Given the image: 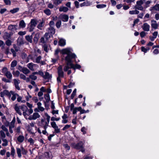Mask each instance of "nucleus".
I'll return each instance as SVG.
<instances>
[{"instance_id":"obj_1","label":"nucleus","mask_w":159,"mask_h":159,"mask_svg":"<svg viewBox=\"0 0 159 159\" xmlns=\"http://www.w3.org/2000/svg\"><path fill=\"white\" fill-rule=\"evenodd\" d=\"M85 142L82 141H79L77 143H72L71 144V147L76 150H80L82 153H84L85 149L84 146Z\"/></svg>"},{"instance_id":"obj_2","label":"nucleus","mask_w":159,"mask_h":159,"mask_svg":"<svg viewBox=\"0 0 159 159\" xmlns=\"http://www.w3.org/2000/svg\"><path fill=\"white\" fill-rule=\"evenodd\" d=\"M3 38L4 39L7 40L5 42L7 46H5L6 51L5 52V53L7 54L9 53V46L10 45V34L7 33V32H5L4 33L3 36Z\"/></svg>"},{"instance_id":"obj_3","label":"nucleus","mask_w":159,"mask_h":159,"mask_svg":"<svg viewBox=\"0 0 159 159\" xmlns=\"http://www.w3.org/2000/svg\"><path fill=\"white\" fill-rule=\"evenodd\" d=\"M77 57L75 53L70 52L65 58L66 65H70L73 63L72 59H75Z\"/></svg>"},{"instance_id":"obj_4","label":"nucleus","mask_w":159,"mask_h":159,"mask_svg":"<svg viewBox=\"0 0 159 159\" xmlns=\"http://www.w3.org/2000/svg\"><path fill=\"white\" fill-rule=\"evenodd\" d=\"M21 149L19 148H16V152L18 157L20 158L21 157V154L24 156V157H25V156L27 155L28 152L23 146L20 147Z\"/></svg>"},{"instance_id":"obj_5","label":"nucleus","mask_w":159,"mask_h":159,"mask_svg":"<svg viewBox=\"0 0 159 159\" xmlns=\"http://www.w3.org/2000/svg\"><path fill=\"white\" fill-rule=\"evenodd\" d=\"M37 23V22L35 19H32L31 20L29 30L30 32H32L34 30V27L36 26Z\"/></svg>"},{"instance_id":"obj_6","label":"nucleus","mask_w":159,"mask_h":159,"mask_svg":"<svg viewBox=\"0 0 159 159\" xmlns=\"http://www.w3.org/2000/svg\"><path fill=\"white\" fill-rule=\"evenodd\" d=\"M0 96L3 99L4 98V96L8 97L9 98H10V92L7 90H4L0 93Z\"/></svg>"},{"instance_id":"obj_7","label":"nucleus","mask_w":159,"mask_h":159,"mask_svg":"<svg viewBox=\"0 0 159 159\" xmlns=\"http://www.w3.org/2000/svg\"><path fill=\"white\" fill-rule=\"evenodd\" d=\"M52 127L54 129V133H59L60 132V129L58 128V126L57 125L56 123L54 121L51 122Z\"/></svg>"},{"instance_id":"obj_8","label":"nucleus","mask_w":159,"mask_h":159,"mask_svg":"<svg viewBox=\"0 0 159 159\" xmlns=\"http://www.w3.org/2000/svg\"><path fill=\"white\" fill-rule=\"evenodd\" d=\"M45 115L47 117V121L45 122V125L43 126V129H47L48 126V124L50 121V116L47 113H45Z\"/></svg>"},{"instance_id":"obj_9","label":"nucleus","mask_w":159,"mask_h":159,"mask_svg":"<svg viewBox=\"0 0 159 159\" xmlns=\"http://www.w3.org/2000/svg\"><path fill=\"white\" fill-rule=\"evenodd\" d=\"M2 72L5 74L7 78H10V72L8 71L6 67H4L2 69Z\"/></svg>"},{"instance_id":"obj_10","label":"nucleus","mask_w":159,"mask_h":159,"mask_svg":"<svg viewBox=\"0 0 159 159\" xmlns=\"http://www.w3.org/2000/svg\"><path fill=\"white\" fill-rule=\"evenodd\" d=\"M44 157L47 159H52V156L51 152H46L44 153Z\"/></svg>"},{"instance_id":"obj_11","label":"nucleus","mask_w":159,"mask_h":159,"mask_svg":"<svg viewBox=\"0 0 159 159\" xmlns=\"http://www.w3.org/2000/svg\"><path fill=\"white\" fill-rule=\"evenodd\" d=\"M70 66H71V68L74 69V70L75 69H79L80 70L81 67V66L77 64H76L75 65H74L73 63H72L70 65Z\"/></svg>"},{"instance_id":"obj_12","label":"nucleus","mask_w":159,"mask_h":159,"mask_svg":"<svg viewBox=\"0 0 159 159\" xmlns=\"http://www.w3.org/2000/svg\"><path fill=\"white\" fill-rule=\"evenodd\" d=\"M70 52V49L67 48L62 49L61 51V54L63 55L66 54L67 55Z\"/></svg>"},{"instance_id":"obj_13","label":"nucleus","mask_w":159,"mask_h":159,"mask_svg":"<svg viewBox=\"0 0 159 159\" xmlns=\"http://www.w3.org/2000/svg\"><path fill=\"white\" fill-rule=\"evenodd\" d=\"M17 45L18 46H21L24 44V41L22 38L19 37L17 40Z\"/></svg>"},{"instance_id":"obj_14","label":"nucleus","mask_w":159,"mask_h":159,"mask_svg":"<svg viewBox=\"0 0 159 159\" xmlns=\"http://www.w3.org/2000/svg\"><path fill=\"white\" fill-rule=\"evenodd\" d=\"M142 27L144 31H148L149 30L150 26L147 23H145L143 24V26Z\"/></svg>"},{"instance_id":"obj_15","label":"nucleus","mask_w":159,"mask_h":159,"mask_svg":"<svg viewBox=\"0 0 159 159\" xmlns=\"http://www.w3.org/2000/svg\"><path fill=\"white\" fill-rule=\"evenodd\" d=\"M40 34L39 33H37L35 35L33 39V41L35 44L37 43Z\"/></svg>"},{"instance_id":"obj_16","label":"nucleus","mask_w":159,"mask_h":159,"mask_svg":"<svg viewBox=\"0 0 159 159\" xmlns=\"http://www.w3.org/2000/svg\"><path fill=\"white\" fill-rule=\"evenodd\" d=\"M152 24L151 26L152 28L156 29L158 28V25L157 23L156 20H151Z\"/></svg>"},{"instance_id":"obj_17","label":"nucleus","mask_w":159,"mask_h":159,"mask_svg":"<svg viewBox=\"0 0 159 159\" xmlns=\"http://www.w3.org/2000/svg\"><path fill=\"white\" fill-rule=\"evenodd\" d=\"M66 44V40L64 39H61L58 41V45L60 46H64Z\"/></svg>"},{"instance_id":"obj_18","label":"nucleus","mask_w":159,"mask_h":159,"mask_svg":"<svg viewBox=\"0 0 159 159\" xmlns=\"http://www.w3.org/2000/svg\"><path fill=\"white\" fill-rule=\"evenodd\" d=\"M11 94H12V95L11 98V99L13 101H14L16 99V96H19V95L18 94L15 93L12 91H11Z\"/></svg>"},{"instance_id":"obj_19","label":"nucleus","mask_w":159,"mask_h":159,"mask_svg":"<svg viewBox=\"0 0 159 159\" xmlns=\"http://www.w3.org/2000/svg\"><path fill=\"white\" fill-rule=\"evenodd\" d=\"M2 122H4L5 125L7 126H8L9 128V129L10 130V125H9V123L8 122H6V123H5V122L6 121V118L5 116H2Z\"/></svg>"},{"instance_id":"obj_20","label":"nucleus","mask_w":159,"mask_h":159,"mask_svg":"<svg viewBox=\"0 0 159 159\" xmlns=\"http://www.w3.org/2000/svg\"><path fill=\"white\" fill-rule=\"evenodd\" d=\"M62 20L63 22H67L68 21L69 19L68 16L66 14H63L62 15Z\"/></svg>"},{"instance_id":"obj_21","label":"nucleus","mask_w":159,"mask_h":159,"mask_svg":"<svg viewBox=\"0 0 159 159\" xmlns=\"http://www.w3.org/2000/svg\"><path fill=\"white\" fill-rule=\"evenodd\" d=\"M68 10V7L65 6L61 7L59 8V11L60 12L63 11L64 12H66Z\"/></svg>"},{"instance_id":"obj_22","label":"nucleus","mask_w":159,"mask_h":159,"mask_svg":"<svg viewBox=\"0 0 159 159\" xmlns=\"http://www.w3.org/2000/svg\"><path fill=\"white\" fill-rule=\"evenodd\" d=\"M19 26L20 28H24L26 26V24L23 20H21L19 23Z\"/></svg>"},{"instance_id":"obj_23","label":"nucleus","mask_w":159,"mask_h":159,"mask_svg":"<svg viewBox=\"0 0 159 159\" xmlns=\"http://www.w3.org/2000/svg\"><path fill=\"white\" fill-rule=\"evenodd\" d=\"M44 97L46 99V102L48 103L50 101V98L49 94L48 93H46L44 95Z\"/></svg>"},{"instance_id":"obj_24","label":"nucleus","mask_w":159,"mask_h":159,"mask_svg":"<svg viewBox=\"0 0 159 159\" xmlns=\"http://www.w3.org/2000/svg\"><path fill=\"white\" fill-rule=\"evenodd\" d=\"M14 84L16 89H17L18 90H20V88L19 86V83L17 80L16 79H14Z\"/></svg>"},{"instance_id":"obj_25","label":"nucleus","mask_w":159,"mask_h":159,"mask_svg":"<svg viewBox=\"0 0 159 159\" xmlns=\"http://www.w3.org/2000/svg\"><path fill=\"white\" fill-rule=\"evenodd\" d=\"M24 137L23 135H19L17 138L18 141L20 143L23 142L24 140Z\"/></svg>"},{"instance_id":"obj_26","label":"nucleus","mask_w":159,"mask_h":159,"mask_svg":"<svg viewBox=\"0 0 159 159\" xmlns=\"http://www.w3.org/2000/svg\"><path fill=\"white\" fill-rule=\"evenodd\" d=\"M90 2L86 0V1L84 2L83 3H81L80 4L81 7H83L84 6H90Z\"/></svg>"},{"instance_id":"obj_27","label":"nucleus","mask_w":159,"mask_h":159,"mask_svg":"<svg viewBox=\"0 0 159 159\" xmlns=\"http://www.w3.org/2000/svg\"><path fill=\"white\" fill-rule=\"evenodd\" d=\"M32 35H31L30 36L29 35H26L25 36V38L27 41L28 42H30L31 43L32 42Z\"/></svg>"},{"instance_id":"obj_28","label":"nucleus","mask_w":159,"mask_h":159,"mask_svg":"<svg viewBox=\"0 0 159 159\" xmlns=\"http://www.w3.org/2000/svg\"><path fill=\"white\" fill-rule=\"evenodd\" d=\"M18 107H19L20 109L23 111L28 110L27 107L24 105L19 106Z\"/></svg>"},{"instance_id":"obj_29","label":"nucleus","mask_w":159,"mask_h":159,"mask_svg":"<svg viewBox=\"0 0 159 159\" xmlns=\"http://www.w3.org/2000/svg\"><path fill=\"white\" fill-rule=\"evenodd\" d=\"M35 64H33L32 62L30 63L27 65L28 67L32 71H34V69H33V66Z\"/></svg>"},{"instance_id":"obj_30","label":"nucleus","mask_w":159,"mask_h":159,"mask_svg":"<svg viewBox=\"0 0 159 159\" xmlns=\"http://www.w3.org/2000/svg\"><path fill=\"white\" fill-rule=\"evenodd\" d=\"M15 109L16 113L18 114L20 116H21L22 115V113L20 110V108H19V107L17 105H16L15 106Z\"/></svg>"},{"instance_id":"obj_31","label":"nucleus","mask_w":159,"mask_h":159,"mask_svg":"<svg viewBox=\"0 0 159 159\" xmlns=\"http://www.w3.org/2000/svg\"><path fill=\"white\" fill-rule=\"evenodd\" d=\"M1 128L3 131H4L6 132V135H7V136H9V132H8V130L7 129V128H6V126L3 125H2L1 126Z\"/></svg>"},{"instance_id":"obj_32","label":"nucleus","mask_w":159,"mask_h":159,"mask_svg":"<svg viewBox=\"0 0 159 159\" xmlns=\"http://www.w3.org/2000/svg\"><path fill=\"white\" fill-rule=\"evenodd\" d=\"M151 9H150V11H152V10H155L156 11L158 10L159 11V4H157L154 6L152 7Z\"/></svg>"},{"instance_id":"obj_33","label":"nucleus","mask_w":159,"mask_h":159,"mask_svg":"<svg viewBox=\"0 0 159 159\" xmlns=\"http://www.w3.org/2000/svg\"><path fill=\"white\" fill-rule=\"evenodd\" d=\"M21 71L26 75L29 73L30 72V70L26 67H23Z\"/></svg>"},{"instance_id":"obj_34","label":"nucleus","mask_w":159,"mask_h":159,"mask_svg":"<svg viewBox=\"0 0 159 159\" xmlns=\"http://www.w3.org/2000/svg\"><path fill=\"white\" fill-rule=\"evenodd\" d=\"M139 12V11L137 10L130 11L129 12V14L131 15L138 14Z\"/></svg>"},{"instance_id":"obj_35","label":"nucleus","mask_w":159,"mask_h":159,"mask_svg":"<svg viewBox=\"0 0 159 159\" xmlns=\"http://www.w3.org/2000/svg\"><path fill=\"white\" fill-rule=\"evenodd\" d=\"M64 0H55L53 4L56 5H58L62 3Z\"/></svg>"},{"instance_id":"obj_36","label":"nucleus","mask_w":159,"mask_h":159,"mask_svg":"<svg viewBox=\"0 0 159 159\" xmlns=\"http://www.w3.org/2000/svg\"><path fill=\"white\" fill-rule=\"evenodd\" d=\"M16 121V118L15 117H14L12 120L11 122V128H13L15 127V123Z\"/></svg>"},{"instance_id":"obj_37","label":"nucleus","mask_w":159,"mask_h":159,"mask_svg":"<svg viewBox=\"0 0 159 159\" xmlns=\"http://www.w3.org/2000/svg\"><path fill=\"white\" fill-rule=\"evenodd\" d=\"M5 44H4L2 40H0V47H1L2 49H5V52L6 51V48H5Z\"/></svg>"},{"instance_id":"obj_38","label":"nucleus","mask_w":159,"mask_h":159,"mask_svg":"<svg viewBox=\"0 0 159 159\" xmlns=\"http://www.w3.org/2000/svg\"><path fill=\"white\" fill-rule=\"evenodd\" d=\"M33 116L34 118V120H35L37 118H39L40 117V115L38 113L35 112L33 113Z\"/></svg>"},{"instance_id":"obj_39","label":"nucleus","mask_w":159,"mask_h":159,"mask_svg":"<svg viewBox=\"0 0 159 159\" xmlns=\"http://www.w3.org/2000/svg\"><path fill=\"white\" fill-rule=\"evenodd\" d=\"M43 12L48 16H49L51 14V11L48 9H47L44 10Z\"/></svg>"},{"instance_id":"obj_40","label":"nucleus","mask_w":159,"mask_h":159,"mask_svg":"<svg viewBox=\"0 0 159 159\" xmlns=\"http://www.w3.org/2000/svg\"><path fill=\"white\" fill-rule=\"evenodd\" d=\"M76 90H77L75 88V89H74V91H73V92H72V93L71 94V95L70 96L71 99H73L74 98L76 94Z\"/></svg>"},{"instance_id":"obj_41","label":"nucleus","mask_w":159,"mask_h":159,"mask_svg":"<svg viewBox=\"0 0 159 159\" xmlns=\"http://www.w3.org/2000/svg\"><path fill=\"white\" fill-rule=\"evenodd\" d=\"M19 10V8L18 7H16L13 9L12 10H11V13L12 14L15 13L17 12Z\"/></svg>"},{"instance_id":"obj_42","label":"nucleus","mask_w":159,"mask_h":159,"mask_svg":"<svg viewBox=\"0 0 159 159\" xmlns=\"http://www.w3.org/2000/svg\"><path fill=\"white\" fill-rule=\"evenodd\" d=\"M17 64V61L16 60H14L13 61L11 64V67H14L16 66Z\"/></svg>"},{"instance_id":"obj_43","label":"nucleus","mask_w":159,"mask_h":159,"mask_svg":"<svg viewBox=\"0 0 159 159\" xmlns=\"http://www.w3.org/2000/svg\"><path fill=\"white\" fill-rule=\"evenodd\" d=\"M107 6L106 5L102 4H98L96 5V7L98 8H102L106 7Z\"/></svg>"},{"instance_id":"obj_44","label":"nucleus","mask_w":159,"mask_h":159,"mask_svg":"<svg viewBox=\"0 0 159 159\" xmlns=\"http://www.w3.org/2000/svg\"><path fill=\"white\" fill-rule=\"evenodd\" d=\"M12 74L14 76L18 77L20 74V73L18 70H16V71H13L12 72Z\"/></svg>"},{"instance_id":"obj_45","label":"nucleus","mask_w":159,"mask_h":159,"mask_svg":"<svg viewBox=\"0 0 159 159\" xmlns=\"http://www.w3.org/2000/svg\"><path fill=\"white\" fill-rule=\"evenodd\" d=\"M43 78L44 79H49L50 78V75L48 72H46L45 73V75H44Z\"/></svg>"},{"instance_id":"obj_46","label":"nucleus","mask_w":159,"mask_h":159,"mask_svg":"<svg viewBox=\"0 0 159 159\" xmlns=\"http://www.w3.org/2000/svg\"><path fill=\"white\" fill-rule=\"evenodd\" d=\"M58 76L60 77L63 78L64 77V72L63 71L58 72Z\"/></svg>"},{"instance_id":"obj_47","label":"nucleus","mask_w":159,"mask_h":159,"mask_svg":"<svg viewBox=\"0 0 159 159\" xmlns=\"http://www.w3.org/2000/svg\"><path fill=\"white\" fill-rule=\"evenodd\" d=\"M145 0H140L139 1H137L136 2L137 4L139 6H142L143 3V1H145Z\"/></svg>"},{"instance_id":"obj_48","label":"nucleus","mask_w":159,"mask_h":159,"mask_svg":"<svg viewBox=\"0 0 159 159\" xmlns=\"http://www.w3.org/2000/svg\"><path fill=\"white\" fill-rule=\"evenodd\" d=\"M0 136L2 139H4L6 137L5 133H4L3 130H1L0 131Z\"/></svg>"},{"instance_id":"obj_49","label":"nucleus","mask_w":159,"mask_h":159,"mask_svg":"<svg viewBox=\"0 0 159 159\" xmlns=\"http://www.w3.org/2000/svg\"><path fill=\"white\" fill-rule=\"evenodd\" d=\"M20 46H17L16 44H13V48L15 49V50L16 52H17L20 50Z\"/></svg>"},{"instance_id":"obj_50","label":"nucleus","mask_w":159,"mask_h":159,"mask_svg":"<svg viewBox=\"0 0 159 159\" xmlns=\"http://www.w3.org/2000/svg\"><path fill=\"white\" fill-rule=\"evenodd\" d=\"M49 30L50 31V33L52 35H53L55 34V30L53 27H51Z\"/></svg>"},{"instance_id":"obj_51","label":"nucleus","mask_w":159,"mask_h":159,"mask_svg":"<svg viewBox=\"0 0 159 159\" xmlns=\"http://www.w3.org/2000/svg\"><path fill=\"white\" fill-rule=\"evenodd\" d=\"M69 66H70V65H66V66H64V69H63V70L64 71H65V72L67 71L69 69L71 68V66L70 67H69Z\"/></svg>"},{"instance_id":"obj_52","label":"nucleus","mask_w":159,"mask_h":159,"mask_svg":"<svg viewBox=\"0 0 159 159\" xmlns=\"http://www.w3.org/2000/svg\"><path fill=\"white\" fill-rule=\"evenodd\" d=\"M20 126H19L17 127V128L16 127L15 128V133L19 134L20 132Z\"/></svg>"},{"instance_id":"obj_53","label":"nucleus","mask_w":159,"mask_h":159,"mask_svg":"<svg viewBox=\"0 0 159 159\" xmlns=\"http://www.w3.org/2000/svg\"><path fill=\"white\" fill-rule=\"evenodd\" d=\"M29 77L30 79L34 80H36L37 79V77L32 74L30 75Z\"/></svg>"},{"instance_id":"obj_54","label":"nucleus","mask_w":159,"mask_h":159,"mask_svg":"<svg viewBox=\"0 0 159 159\" xmlns=\"http://www.w3.org/2000/svg\"><path fill=\"white\" fill-rule=\"evenodd\" d=\"M17 25H11V31H14V30H17Z\"/></svg>"},{"instance_id":"obj_55","label":"nucleus","mask_w":159,"mask_h":159,"mask_svg":"<svg viewBox=\"0 0 159 159\" xmlns=\"http://www.w3.org/2000/svg\"><path fill=\"white\" fill-rule=\"evenodd\" d=\"M43 21L41 22L37 25V28L40 30H42V27L43 26Z\"/></svg>"},{"instance_id":"obj_56","label":"nucleus","mask_w":159,"mask_h":159,"mask_svg":"<svg viewBox=\"0 0 159 159\" xmlns=\"http://www.w3.org/2000/svg\"><path fill=\"white\" fill-rule=\"evenodd\" d=\"M2 141L3 143H2V145L4 146H6L7 145V141L5 139H2Z\"/></svg>"},{"instance_id":"obj_57","label":"nucleus","mask_w":159,"mask_h":159,"mask_svg":"<svg viewBox=\"0 0 159 159\" xmlns=\"http://www.w3.org/2000/svg\"><path fill=\"white\" fill-rule=\"evenodd\" d=\"M61 21L59 20V21H58L56 23V25L57 27L58 28H59L61 26Z\"/></svg>"},{"instance_id":"obj_58","label":"nucleus","mask_w":159,"mask_h":159,"mask_svg":"<svg viewBox=\"0 0 159 159\" xmlns=\"http://www.w3.org/2000/svg\"><path fill=\"white\" fill-rule=\"evenodd\" d=\"M28 142L30 143V144L31 145H33L34 143V140L32 138H30L28 139Z\"/></svg>"},{"instance_id":"obj_59","label":"nucleus","mask_w":159,"mask_h":159,"mask_svg":"<svg viewBox=\"0 0 159 159\" xmlns=\"http://www.w3.org/2000/svg\"><path fill=\"white\" fill-rule=\"evenodd\" d=\"M11 51L12 53L13 57H16V52L15 50H14L13 48H11Z\"/></svg>"},{"instance_id":"obj_60","label":"nucleus","mask_w":159,"mask_h":159,"mask_svg":"<svg viewBox=\"0 0 159 159\" xmlns=\"http://www.w3.org/2000/svg\"><path fill=\"white\" fill-rule=\"evenodd\" d=\"M63 146L66 149L68 150H69L70 149V146L67 143L64 144L63 145Z\"/></svg>"},{"instance_id":"obj_61","label":"nucleus","mask_w":159,"mask_h":159,"mask_svg":"<svg viewBox=\"0 0 159 159\" xmlns=\"http://www.w3.org/2000/svg\"><path fill=\"white\" fill-rule=\"evenodd\" d=\"M15 154V150L14 149V147L12 146L11 148V155L12 156H14Z\"/></svg>"},{"instance_id":"obj_62","label":"nucleus","mask_w":159,"mask_h":159,"mask_svg":"<svg viewBox=\"0 0 159 159\" xmlns=\"http://www.w3.org/2000/svg\"><path fill=\"white\" fill-rule=\"evenodd\" d=\"M41 59V56H39L37 57L36 58V62L38 63H39Z\"/></svg>"},{"instance_id":"obj_63","label":"nucleus","mask_w":159,"mask_h":159,"mask_svg":"<svg viewBox=\"0 0 159 159\" xmlns=\"http://www.w3.org/2000/svg\"><path fill=\"white\" fill-rule=\"evenodd\" d=\"M43 48L44 51H45L46 52H48V46L46 44H44L43 46Z\"/></svg>"},{"instance_id":"obj_64","label":"nucleus","mask_w":159,"mask_h":159,"mask_svg":"<svg viewBox=\"0 0 159 159\" xmlns=\"http://www.w3.org/2000/svg\"><path fill=\"white\" fill-rule=\"evenodd\" d=\"M86 130L85 127L84 126L81 128V131L83 132V134H85L86 133Z\"/></svg>"}]
</instances>
